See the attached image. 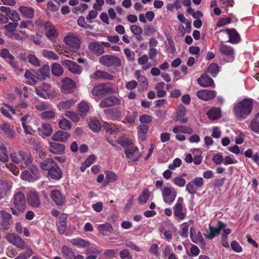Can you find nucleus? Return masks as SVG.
I'll return each instance as SVG.
<instances>
[{
	"label": "nucleus",
	"instance_id": "47",
	"mask_svg": "<svg viewBox=\"0 0 259 259\" xmlns=\"http://www.w3.org/2000/svg\"><path fill=\"white\" fill-rule=\"evenodd\" d=\"M98 230L101 233L105 234L107 232H112L113 229L110 224L107 223L99 225L98 227Z\"/></svg>",
	"mask_w": 259,
	"mask_h": 259
},
{
	"label": "nucleus",
	"instance_id": "11",
	"mask_svg": "<svg viewBox=\"0 0 259 259\" xmlns=\"http://www.w3.org/2000/svg\"><path fill=\"white\" fill-rule=\"evenodd\" d=\"M161 192L164 202L168 204H170L174 201L177 195L176 191L171 187H164Z\"/></svg>",
	"mask_w": 259,
	"mask_h": 259
},
{
	"label": "nucleus",
	"instance_id": "51",
	"mask_svg": "<svg viewBox=\"0 0 259 259\" xmlns=\"http://www.w3.org/2000/svg\"><path fill=\"white\" fill-rule=\"evenodd\" d=\"M104 113L106 114V116L108 118L112 120H114L120 116V114L118 113V111L113 108L105 109L104 110Z\"/></svg>",
	"mask_w": 259,
	"mask_h": 259
},
{
	"label": "nucleus",
	"instance_id": "61",
	"mask_svg": "<svg viewBox=\"0 0 259 259\" xmlns=\"http://www.w3.org/2000/svg\"><path fill=\"white\" fill-rule=\"evenodd\" d=\"M28 62L32 65L38 67L40 65V61L33 54H29L28 57Z\"/></svg>",
	"mask_w": 259,
	"mask_h": 259
},
{
	"label": "nucleus",
	"instance_id": "26",
	"mask_svg": "<svg viewBox=\"0 0 259 259\" xmlns=\"http://www.w3.org/2000/svg\"><path fill=\"white\" fill-rule=\"evenodd\" d=\"M49 151L55 154H60L64 152L65 150V146L62 144L57 143L55 142H50Z\"/></svg>",
	"mask_w": 259,
	"mask_h": 259
},
{
	"label": "nucleus",
	"instance_id": "52",
	"mask_svg": "<svg viewBox=\"0 0 259 259\" xmlns=\"http://www.w3.org/2000/svg\"><path fill=\"white\" fill-rule=\"evenodd\" d=\"M56 114L54 110H47L40 114V117L42 119H51L55 118Z\"/></svg>",
	"mask_w": 259,
	"mask_h": 259
},
{
	"label": "nucleus",
	"instance_id": "46",
	"mask_svg": "<svg viewBox=\"0 0 259 259\" xmlns=\"http://www.w3.org/2000/svg\"><path fill=\"white\" fill-rule=\"evenodd\" d=\"M51 71L54 76H61L63 73V69L61 65L57 63H54L51 66Z\"/></svg>",
	"mask_w": 259,
	"mask_h": 259
},
{
	"label": "nucleus",
	"instance_id": "62",
	"mask_svg": "<svg viewBox=\"0 0 259 259\" xmlns=\"http://www.w3.org/2000/svg\"><path fill=\"white\" fill-rule=\"evenodd\" d=\"M100 251L97 249L91 250L89 249L86 251V254L88 255L86 259H96L97 255L95 254H100Z\"/></svg>",
	"mask_w": 259,
	"mask_h": 259
},
{
	"label": "nucleus",
	"instance_id": "17",
	"mask_svg": "<svg viewBox=\"0 0 259 259\" xmlns=\"http://www.w3.org/2000/svg\"><path fill=\"white\" fill-rule=\"evenodd\" d=\"M61 91L65 94L72 92L76 88V84L72 79L65 77L62 79Z\"/></svg>",
	"mask_w": 259,
	"mask_h": 259
},
{
	"label": "nucleus",
	"instance_id": "55",
	"mask_svg": "<svg viewBox=\"0 0 259 259\" xmlns=\"http://www.w3.org/2000/svg\"><path fill=\"white\" fill-rule=\"evenodd\" d=\"M65 115L73 122H78L79 121V115L74 112L67 111L65 112Z\"/></svg>",
	"mask_w": 259,
	"mask_h": 259
},
{
	"label": "nucleus",
	"instance_id": "22",
	"mask_svg": "<svg viewBox=\"0 0 259 259\" xmlns=\"http://www.w3.org/2000/svg\"><path fill=\"white\" fill-rule=\"evenodd\" d=\"M37 131L39 136L43 138L50 136L53 133V128L49 123H42L38 128Z\"/></svg>",
	"mask_w": 259,
	"mask_h": 259
},
{
	"label": "nucleus",
	"instance_id": "60",
	"mask_svg": "<svg viewBox=\"0 0 259 259\" xmlns=\"http://www.w3.org/2000/svg\"><path fill=\"white\" fill-rule=\"evenodd\" d=\"M18 23L17 22H9L8 24L6 25L4 28L7 31L6 33H11L14 32L17 28Z\"/></svg>",
	"mask_w": 259,
	"mask_h": 259
},
{
	"label": "nucleus",
	"instance_id": "37",
	"mask_svg": "<svg viewBox=\"0 0 259 259\" xmlns=\"http://www.w3.org/2000/svg\"><path fill=\"white\" fill-rule=\"evenodd\" d=\"M148 128V125L145 124H141L138 126V137L141 140L144 141L146 139V134Z\"/></svg>",
	"mask_w": 259,
	"mask_h": 259
},
{
	"label": "nucleus",
	"instance_id": "50",
	"mask_svg": "<svg viewBox=\"0 0 259 259\" xmlns=\"http://www.w3.org/2000/svg\"><path fill=\"white\" fill-rule=\"evenodd\" d=\"M58 124L60 128L65 131L69 130L72 127L71 122L69 120L65 118H63L60 120L59 121Z\"/></svg>",
	"mask_w": 259,
	"mask_h": 259
},
{
	"label": "nucleus",
	"instance_id": "2",
	"mask_svg": "<svg viewBox=\"0 0 259 259\" xmlns=\"http://www.w3.org/2000/svg\"><path fill=\"white\" fill-rule=\"evenodd\" d=\"M12 205L10 208L14 215H19L23 213L26 208V198L24 194L20 190L15 192L11 200Z\"/></svg>",
	"mask_w": 259,
	"mask_h": 259
},
{
	"label": "nucleus",
	"instance_id": "13",
	"mask_svg": "<svg viewBox=\"0 0 259 259\" xmlns=\"http://www.w3.org/2000/svg\"><path fill=\"white\" fill-rule=\"evenodd\" d=\"M44 31L46 36L51 41H55L58 33L54 24L49 21H46L44 24Z\"/></svg>",
	"mask_w": 259,
	"mask_h": 259
},
{
	"label": "nucleus",
	"instance_id": "42",
	"mask_svg": "<svg viewBox=\"0 0 259 259\" xmlns=\"http://www.w3.org/2000/svg\"><path fill=\"white\" fill-rule=\"evenodd\" d=\"M66 219L67 217L66 216H61L59 218V222L57 223L58 231L61 234H63L66 229Z\"/></svg>",
	"mask_w": 259,
	"mask_h": 259
},
{
	"label": "nucleus",
	"instance_id": "14",
	"mask_svg": "<svg viewBox=\"0 0 259 259\" xmlns=\"http://www.w3.org/2000/svg\"><path fill=\"white\" fill-rule=\"evenodd\" d=\"M203 179L201 177H197L186 185V190L190 194H196L198 188L203 185Z\"/></svg>",
	"mask_w": 259,
	"mask_h": 259
},
{
	"label": "nucleus",
	"instance_id": "40",
	"mask_svg": "<svg viewBox=\"0 0 259 259\" xmlns=\"http://www.w3.org/2000/svg\"><path fill=\"white\" fill-rule=\"evenodd\" d=\"M75 102L72 100L69 99L65 101L60 102L58 105L57 107L59 110H63L69 109L74 105Z\"/></svg>",
	"mask_w": 259,
	"mask_h": 259
},
{
	"label": "nucleus",
	"instance_id": "32",
	"mask_svg": "<svg viewBox=\"0 0 259 259\" xmlns=\"http://www.w3.org/2000/svg\"><path fill=\"white\" fill-rule=\"evenodd\" d=\"M58 165L52 158H47L40 163V166L42 169L49 171Z\"/></svg>",
	"mask_w": 259,
	"mask_h": 259
},
{
	"label": "nucleus",
	"instance_id": "41",
	"mask_svg": "<svg viewBox=\"0 0 259 259\" xmlns=\"http://www.w3.org/2000/svg\"><path fill=\"white\" fill-rule=\"evenodd\" d=\"M172 132L175 134L184 133L191 134L193 130L191 128L185 126L178 125L175 126L172 129Z\"/></svg>",
	"mask_w": 259,
	"mask_h": 259
},
{
	"label": "nucleus",
	"instance_id": "1",
	"mask_svg": "<svg viewBox=\"0 0 259 259\" xmlns=\"http://www.w3.org/2000/svg\"><path fill=\"white\" fill-rule=\"evenodd\" d=\"M252 108V100L244 99L235 104L233 112L237 119H244L251 113Z\"/></svg>",
	"mask_w": 259,
	"mask_h": 259
},
{
	"label": "nucleus",
	"instance_id": "58",
	"mask_svg": "<svg viewBox=\"0 0 259 259\" xmlns=\"http://www.w3.org/2000/svg\"><path fill=\"white\" fill-rule=\"evenodd\" d=\"M209 231H207L206 233L204 234L205 237L209 239H212L216 234L220 233L219 229H217L211 226H209Z\"/></svg>",
	"mask_w": 259,
	"mask_h": 259
},
{
	"label": "nucleus",
	"instance_id": "38",
	"mask_svg": "<svg viewBox=\"0 0 259 259\" xmlns=\"http://www.w3.org/2000/svg\"><path fill=\"white\" fill-rule=\"evenodd\" d=\"M61 252L66 259H73L75 256V253L73 249L67 246H63Z\"/></svg>",
	"mask_w": 259,
	"mask_h": 259
},
{
	"label": "nucleus",
	"instance_id": "53",
	"mask_svg": "<svg viewBox=\"0 0 259 259\" xmlns=\"http://www.w3.org/2000/svg\"><path fill=\"white\" fill-rule=\"evenodd\" d=\"M139 83V90L143 91L147 90L148 88L149 84L147 78L146 76H144L143 77L138 79Z\"/></svg>",
	"mask_w": 259,
	"mask_h": 259
},
{
	"label": "nucleus",
	"instance_id": "64",
	"mask_svg": "<svg viewBox=\"0 0 259 259\" xmlns=\"http://www.w3.org/2000/svg\"><path fill=\"white\" fill-rule=\"evenodd\" d=\"M251 129L254 132H259V119L256 117L250 123Z\"/></svg>",
	"mask_w": 259,
	"mask_h": 259
},
{
	"label": "nucleus",
	"instance_id": "54",
	"mask_svg": "<svg viewBox=\"0 0 259 259\" xmlns=\"http://www.w3.org/2000/svg\"><path fill=\"white\" fill-rule=\"evenodd\" d=\"M71 243L78 247H87L90 245L89 242L80 238L72 239Z\"/></svg>",
	"mask_w": 259,
	"mask_h": 259
},
{
	"label": "nucleus",
	"instance_id": "33",
	"mask_svg": "<svg viewBox=\"0 0 259 259\" xmlns=\"http://www.w3.org/2000/svg\"><path fill=\"white\" fill-rule=\"evenodd\" d=\"M93 75V77L96 79H103L108 80H111L113 78L112 75L102 70H97Z\"/></svg>",
	"mask_w": 259,
	"mask_h": 259
},
{
	"label": "nucleus",
	"instance_id": "19",
	"mask_svg": "<svg viewBox=\"0 0 259 259\" xmlns=\"http://www.w3.org/2000/svg\"><path fill=\"white\" fill-rule=\"evenodd\" d=\"M64 41L68 46L73 48L77 49L80 47V39L77 35L73 33H69L65 37Z\"/></svg>",
	"mask_w": 259,
	"mask_h": 259
},
{
	"label": "nucleus",
	"instance_id": "10",
	"mask_svg": "<svg viewBox=\"0 0 259 259\" xmlns=\"http://www.w3.org/2000/svg\"><path fill=\"white\" fill-rule=\"evenodd\" d=\"M35 93L40 97L49 99L53 96L54 90L52 86L47 83H44L35 89Z\"/></svg>",
	"mask_w": 259,
	"mask_h": 259
},
{
	"label": "nucleus",
	"instance_id": "28",
	"mask_svg": "<svg viewBox=\"0 0 259 259\" xmlns=\"http://www.w3.org/2000/svg\"><path fill=\"white\" fill-rule=\"evenodd\" d=\"M48 177L53 180H59L62 178V171L58 165L48 171Z\"/></svg>",
	"mask_w": 259,
	"mask_h": 259
},
{
	"label": "nucleus",
	"instance_id": "43",
	"mask_svg": "<svg viewBox=\"0 0 259 259\" xmlns=\"http://www.w3.org/2000/svg\"><path fill=\"white\" fill-rule=\"evenodd\" d=\"M208 118L211 120H215L221 117V110L218 108H213L207 112Z\"/></svg>",
	"mask_w": 259,
	"mask_h": 259
},
{
	"label": "nucleus",
	"instance_id": "34",
	"mask_svg": "<svg viewBox=\"0 0 259 259\" xmlns=\"http://www.w3.org/2000/svg\"><path fill=\"white\" fill-rule=\"evenodd\" d=\"M50 68L49 65L46 64L41 66L37 71L38 76H41L42 79L45 80L49 77L50 75Z\"/></svg>",
	"mask_w": 259,
	"mask_h": 259
},
{
	"label": "nucleus",
	"instance_id": "45",
	"mask_svg": "<svg viewBox=\"0 0 259 259\" xmlns=\"http://www.w3.org/2000/svg\"><path fill=\"white\" fill-rule=\"evenodd\" d=\"M78 111L80 113L81 116H84L89 111L90 106L88 103L82 101L79 103L77 107Z\"/></svg>",
	"mask_w": 259,
	"mask_h": 259
},
{
	"label": "nucleus",
	"instance_id": "16",
	"mask_svg": "<svg viewBox=\"0 0 259 259\" xmlns=\"http://www.w3.org/2000/svg\"><path fill=\"white\" fill-rule=\"evenodd\" d=\"M0 11L5 13L7 17L12 22L18 23L20 20L19 14L16 10L11 9L10 7L1 6L0 7Z\"/></svg>",
	"mask_w": 259,
	"mask_h": 259
},
{
	"label": "nucleus",
	"instance_id": "24",
	"mask_svg": "<svg viewBox=\"0 0 259 259\" xmlns=\"http://www.w3.org/2000/svg\"><path fill=\"white\" fill-rule=\"evenodd\" d=\"M125 154L127 157L132 161L138 160L140 156L138 148L134 146L130 147L125 149Z\"/></svg>",
	"mask_w": 259,
	"mask_h": 259
},
{
	"label": "nucleus",
	"instance_id": "63",
	"mask_svg": "<svg viewBox=\"0 0 259 259\" xmlns=\"http://www.w3.org/2000/svg\"><path fill=\"white\" fill-rule=\"evenodd\" d=\"M150 196V192L148 189H145L139 198L141 203H146Z\"/></svg>",
	"mask_w": 259,
	"mask_h": 259
},
{
	"label": "nucleus",
	"instance_id": "7",
	"mask_svg": "<svg viewBox=\"0 0 259 259\" xmlns=\"http://www.w3.org/2000/svg\"><path fill=\"white\" fill-rule=\"evenodd\" d=\"M99 62L107 67H118L121 65V60L117 56L111 55L102 56L99 59Z\"/></svg>",
	"mask_w": 259,
	"mask_h": 259
},
{
	"label": "nucleus",
	"instance_id": "48",
	"mask_svg": "<svg viewBox=\"0 0 259 259\" xmlns=\"http://www.w3.org/2000/svg\"><path fill=\"white\" fill-rule=\"evenodd\" d=\"M26 79V83L30 85H34L37 83V78L29 70H27L24 74Z\"/></svg>",
	"mask_w": 259,
	"mask_h": 259
},
{
	"label": "nucleus",
	"instance_id": "56",
	"mask_svg": "<svg viewBox=\"0 0 259 259\" xmlns=\"http://www.w3.org/2000/svg\"><path fill=\"white\" fill-rule=\"evenodd\" d=\"M90 128L94 132H97L101 129V125L97 120H92L89 123Z\"/></svg>",
	"mask_w": 259,
	"mask_h": 259
},
{
	"label": "nucleus",
	"instance_id": "12",
	"mask_svg": "<svg viewBox=\"0 0 259 259\" xmlns=\"http://www.w3.org/2000/svg\"><path fill=\"white\" fill-rule=\"evenodd\" d=\"M216 34L219 35H226L229 38L228 42L231 44H236L239 42L241 40L240 36L239 33L235 29H226L224 30H220L216 32Z\"/></svg>",
	"mask_w": 259,
	"mask_h": 259
},
{
	"label": "nucleus",
	"instance_id": "44",
	"mask_svg": "<svg viewBox=\"0 0 259 259\" xmlns=\"http://www.w3.org/2000/svg\"><path fill=\"white\" fill-rule=\"evenodd\" d=\"M41 54L47 59L58 60L59 59V56L52 51L44 50L42 51Z\"/></svg>",
	"mask_w": 259,
	"mask_h": 259
},
{
	"label": "nucleus",
	"instance_id": "5",
	"mask_svg": "<svg viewBox=\"0 0 259 259\" xmlns=\"http://www.w3.org/2000/svg\"><path fill=\"white\" fill-rule=\"evenodd\" d=\"M174 215L178 220H183L187 215V208L184 206L183 197H179L173 207Z\"/></svg>",
	"mask_w": 259,
	"mask_h": 259
},
{
	"label": "nucleus",
	"instance_id": "39",
	"mask_svg": "<svg viewBox=\"0 0 259 259\" xmlns=\"http://www.w3.org/2000/svg\"><path fill=\"white\" fill-rule=\"evenodd\" d=\"M164 87L165 83L163 82H159L155 84V89L158 97L162 98L166 96V92L164 90Z\"/></svg>",
	"mask_w": 259,
	"mask_h": 259
},
{
	"label": "nucleus",
	"instance_id": "36",
	"mask_svg": "<svg viewBox=\"0 0 259 259\" xmlns=\"http://www.w3.org/2000/svg\"><path fill=\"white\" fill-rule=\"evenodd\" d=\"M190 237L192 241L195 243L200 242L204 244V241L202 238L201 234L200 232H198L197 235L196 234L194 229L193 227L190 228Z\"/></svg>",
	"mask_w": 259,
	"mask_h": 259
},
{
	"label": "nucleus",
	"instance_id": "35",
	"mask_svg": "<svg viewBox=\"0 0 259 259\" xmlns=\"http://www.w3.org/2000/svg\"><path fill=\"white\" fill-rule=\"evenodd\" d=\"M0 127L8 137L12 138L15 137V132L13 127L11 126L10 124L7 123H4L1 125Z\"/></svg>",
	"mask_w": 259,
	"mask_h": 259
},
{
	"label": "nucleus",
	"instance_id": "21",
	"mask_svg": "<svg viewBox=\"0 0 259 259\" xmlns=\"http://www.w3.org/2000/svg\"><path fill=\"white\" fill-rule=\"evenodd\" d=\"M50 196L57 205H62L65 203L64 196L58 190L51 191Z\"/></svg>",
	"mask_w": 259,
	"mask_h": 259
},
{
	"label": "nucleus",
	"instance_id": "29",
	"mask_svg": "<svg viewBox=\"0 0 259 259\" xmlns=\"http://www.w3.org/2000/svg\"><path fill=\"white\" fill-rule=\"evenodd\" d=\"M89 49L97 56H100L104 53L105 51L101 44L97 42H92L89 44Z\"/></svg>",
	"mask_w": 259,
	"mask_h": 259
},
{
	"label": "nucleus",
	"instance_id": "59",
	"mask_svg": "<svg viewBox=\"0 0 259 259\" xmlns=\"http://www.w3.org/2000/svg\"><path fill=\"white\" fill-rule=\"evenodd\" d=\"M208 73L212 76L215 77L219 72V66L216 63L211 64L207 68Z\"/></svg>",
	"mask_w": 259,
	"mask_h": 259
},
{
	"label": "nucleus",
	"instance_id": "49",
	"mask_svg": "<svg viewBox=\"0 0 259 259\" xmlns=\"http://www.w3.org/2000/svg\"><path fill=\"white\" fill-rule=\"evenodd\" d=\"M12 187V183L8 182L5 180H0V190L5 194L9 192Z\"/></svg>",
	"mask_w": 259,
	"mask_h": 259
},
{
	"label": "nucleus",
	"instance_id": "20",
	"mask_svg": "<svg viewBox=\"0 0 259 259\" xmlns=\"http://www.w3.org/2000/svg\"><path fill=\"white\" fill-rule=\"evenodd\" d=\"M62 64L73 74H79L82 72V68L71 60H65L62 62Z\"/></svg>",
	"mask_w": 259,
	"mask_h": 259
},
{
	"label": "nucleus",
	"instance_id": "25",
	"mask_svg": "<svg viewBox=\"0 0 259 259\" xmlns=\"http://www.w3.org/2000/svg\"><path fill=\"white\" fill-rule=\"evenodd\" d=\"M19 11L21 15L25 18L32 19L34 17V10L32 7L22 6L19 8Z\"/></svg>",
	"mask_w": 259,
	"mask_h": 259
},
{
	"label": "nucleus",
	"instance_id": "57",
	"mask_svg": "<svg viewBox=\"0 0 259 259\" xmlns=\"http://www.w3.org/2000/svg\"><path fill=\"white\" fill-rule=\"evenodd\" d=\"M8 160V155L7 149L3 146L0 147V164L7 162Z\"/></svg>",
	"mask_w": 259,
	"mask_h": 259
},
{
	"label": "nucleus",
	"instance_id": "6",
	"mask_svg": "<svg viewBox=\"0 0 259 259\" xmlns=\"http://www.w3.org/2000/svg\"><path fill=\"white\" fill-rule=\"evenodd\" d=\"M0 56L5 60L17 73L19 74L20 72L23 71V69L19 68L18 63L14 60V56L7 49L4 48L1 50Z\"/></svg>",
	"mask_w": 259,
	"mask_h": 259
},
{
	"label": "nucleus",
	"instance_id": "4",
	"mask_svg": "<svg viewBox=\"0 0 259 259\" xmlns=\"http://www.w3.org/2000/svg\"><path fill=\"white\" fill-rule=\"evenodd\" d=\"M92 94L96 97H102L107 94H111L115 93L109 83H100L95 86L92 90Z\"/></svg>",
	"mask_w": 259,
	"mask_h": 259
},
{
	"label": "nucleus",
	"instance_id": "9",
	"mask_svg": "<svg viewBox=\"0 0 259 259\" xmlns=\"http://www.w3.org/2000/svg\"><path fill=\"white\" fill-rule=\"evenodd\" d=\"M219 50L221 54L225 57L226 62H232L234 60L235 51L233 48L221 42L219 46Z\"/></svg>",
	"mask_w": 259,
	"mask_h": 259
},
{
	"label": "nucleus",
	"instance_id": "31",
	"mask_svg": "<svg viewBox=\"0 0 259 259\" xmlns=\"http://www.w3.org/2000/svg\"><path fill=\"white\" fill-rule=\"evenodd\" d=\"M28 201L32 207H38L40 204L39 196L36 192H30L28 196Z\"/></svg>",
	"mask_w": 259,
	"mask_h": 259
},
{
	"label": "nucleus",
	"instance_id": "30",
	"mask_svg": "<svg viewBox=\"0 0 259 259\" xmlns=\"http://www.w3.org/2000/svg\"><path fill=\"white\" fill-rule=\"evenodd\" d=\"M199 84L204 88L209 87L214 84L213 79L206 74H203L197 79Z\"/></svg>",
	"mask_w": 259,
	"mask_h": 259
},
{
	"label": "nucleus",
	"instance_id": "27",
	"mask_svg": "<svg viewBox=\"0 0 259 259\" xmlns=\"http://www.w3.org/2000/svg\"><path fill=\"white\" fill-rule=\"evenodd\" d=\"M70 136V135L68 132L59 130L53 135L52 139L55 141L65 142Z\"/></svg>",
	"mask_w": 259,
	"mask_h": 259
},
{
	"label": "nucleus",
	"instance_id": "8",
	"mask_svg": "<svg viewBox=\"0 0 259 259\" xmlns=\"http://www.w3.org/2000/svg\"><path fill=\"white\" fill-rule=\"evenodd\" d=\"M40 177L37 167L32 165L27 170H24L21 175V178L29 182H33L39 179Z\"/></svg>",
	"mask_w": 259,
	"mask_h": 259
},
{
	"label": "nucleus",
	"instance_id": "23",
	"mask_svg": "<svg viewBox=\"0 0 259 259\" xmlns=\"http://www.w3.org/2000/svg\"><path fill=\"white\" fill-rule=\"evenodd\" d=\"M196 95L199 99L204 101H208L213 99L216 95V93L214 91L203 90L198 91Z\"/></svg>",
	"mask_w": 259,
	"mask_h": 259
},
{
	"label": "nucleus",
	"instance_id": "15",
	"mask_svg": "<svg viewBox=\"0 0 259 259\" xmlns=\"http://www.w3.org/2000/svg\"><path fill=\"white\" fill-rule=\"evenodd\" d=\"M6 239L11 244L22 249L27 248L26 243L17 234L9 233L6 236Z\"/></svg>",
	"mask_w": 259,
	"mask_h": 259
},
{
	"label": "nucleus",
	"instance_id": "3",
	"mask_svg": "<svg viewBox=\"0 0 259 259\" xmlns=\"http://www.w3.org/2000/svg\"><path fill=\"white\" fill-rule=\"evenodd\" d=\"M10 158L15 163H20L22 168L28 167L33 161V158L29 154L22 151L12 154Z\"/></svg>",
	"mask_w": 259,
	"mask_h": 259
},
{
	"label": "nucleus",
	"instance_id": "18",
	"mask_svg": "<svg viewBox=\"0 0 259 259\" xmlns=\"http://www.w3.org/2000/svg\"><path fill=\"white\" fill-rule=\"evenodd\" d=\"M121 103L120 99L115 96H110L102 100L100 106L102 108L110 107L119 105Z\"/></svg>",
	"mask_w": 259,
	"mask_h": 259
}]
</instances>
